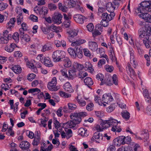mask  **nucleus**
<instances>
[{"label": "nucleus", "instance_id": "nucleus-1", "mask_svg": "<svg viewBox=\"0 0 151 151\" xmlns=\"http://www.w3.org/2000/svg\"><path fill=\"white\" fill-rule=\"evenodd\" d=\"M148 12H151V1H142L140 6L135 10L137 13H145Z\"/></svg>", "mask_w": 151, "mask_h": 151}, {"label": "nucleus", "instance_id": "nucleus-2", "mask_svg": "<svg viewBox=\"0 0 151 151\" xmlns=\"http://www.w3.org/2000/svg\"><path fill=\"white\" fill-rule=\"evenodd\" d=\"M131 140L130 137L122 136L115 138L113 141V143L115 145L119 146L122 145L129 143Z\"/></svg>", "mask_w": 151, "mask_h": 151}, {"label": "nucleus", "instance_id": "nucleus-3", "mask_svg": "<svg viewBox=\"0 0 151 151\" xmlns=\"http://www.w3.org/2000/svg\"><path fill=\"white\" fill-rule=\"evenodd\" d=\"M65 56V52L62 50H57L54 52L52 55L53 60L55 62H58L61 60Z\"/></svg>", "mask_w": 151, "mask_h": 151}, {"label": "nucleus", "instance_id": "nucleus-4", "mask_svg": "<svg viewBox=\"0 0 151 151\" xmlns=\"http://www.w3.org/2000/svg\"><path fill=\"white\" fill-rule=\"evenodd\" d=\"M146 28L144 27L140 28L138 31V35L140 39L149 37L150 35V33L147 31Z\"/></svg>", "mask_w": 151, "mask_h": 151}, {"label": "nucleus", "instance_id": "nucleus-5", "mask_svg": "<svg viewBox=\"0 0 151 151\" xmlns=\"http://www.w3.org/2000/svg\"><path fill=\"white\" fill-rule=\"evenodd\" d=\"M57 83V78L54 77L52 78L51 81L49 82L47 87L48 90L51 91H56L58 90L56 86Z\"/></svg>", "mask_w": 151, "mask_h": 151}, {"label": "nucleus", "instance_id": "nucleus-6", "mask_svg": "<svg viewBox=\"0 0 151 151\" xmlns=\"http://www.w3.org/2000/svg\"><path fill=\"white\" fill-rule=\"evenodd\" d=\"M62 15L58 12H55L52 16V21L54 24L58 25L62 23Z\"/></svg>", "mask_w": 151, "mask_h": 151}, {"label": "nucleus", "instance_id": "nucleus-7", "mask_svg": "<svg viewBox=\"0 0 151 151\" xmlns=\"http://www.w3.org/2000/svg\"><path fill=\"white\" fill-rule=\"evenodd\" d=\"M119 5V3L116 2V3L115 2H114L113 3L111 2H109L107 3L106 5V9L110 13L113 12V11L116 7H118Z\"/></svg>", "mask_w": 151, "mask_h": 151}, {"label": "nucleus", "instance_id": "nucleus-8", "mask_svg": "<svg viewBox=\"0 0 151 151\" xmlns=\"http://www.w3.org/2000/svg\"><path fill=\"white\" fill-rule=\"evenodd\" d=\"M111 79L112 77L110 74H106L104 80L103 81H102V82H101L100 85H102L104 84H106L107 86H111L113 84Z\"/></svg>", "mask_w": 151, "mask_h": 151}, {"label": "nucleus", "instance_id": "nucleus-9", "mask_svg": "<svg viewBox=\"0 0 151 151\" xmlns=\"http://www.w3.org/2000/svg\"><path fill=\"white\" fill-rule=\"evenodd\" d=\"M88 45L89 50L92 52H96L98 49V45L96 42L90 41L88 42Z\"/></svg>", "mask_w": 151, "mask_h": 151}, {"label": "nucleus", "instance_id": "nucleus-10", "mask_svg": "<svg viewBox=\"0 0 151 151\" xmlns=\"http://www.w3.org/2000/svg\"><path fill=\"white\" fill-rule=\"evenodd\" d=\"M70 119L75 122V123L78 124L80 123L81 121V119L78 115V113L73 112L70 115Z\"/></svg>", "mask_w": 151, "mask_h": 151}, {"label": "nucleus", "instance_id": "nucleus-11", "mask_svg": "<svg viewBox=\"0 0 151 151\" xmlns=\"http://www.w3.org/2000/svg\"><path fill=\"white\" fill-rule=\"evenodd\" d=\"M108 126L106 125L105 121H103L100 124H97L95 125L94 129L98 132H101L107 128Z\"/></svg>", "mask_w": 151, "mask_h": 151}, {"label": "nucleus", "instance_id": "nucleus-12", "mask_svg": "<svg viewBox=\"0 0 151 151\" xmlns=\"http://www.w3.org/2000/svg\"><path fill=\"white\" fill-rule=\"evenodd\" d=\"M32 142V144L35 146H37L40 143L41 140V134L40 131H37Z\"/></svg>", "mask_w": 151, "mask_h": 151}, {"label": "nucleus", "instance_id": "nucleus-13", "mask_svg": "<svg viewBox=\"0 0 151 151\" xmlns=\"http://www.w3.org/2000/svg\"><path fill=\"white\" fill-rule=\"evenodd\" d=\"M68 34V39L70 42H72L75 37L78 35V32L74 29H70L67 32Z\"/></svg>", "mask_w": 151, "mask_h": 151}, {"label": "nucleus", "instance_id": "nucleus-14", "mask_svg": "<svg viewBox=\"0 0 151 151\" xmlns=\"http://www.w3.org/2000/svg\"><path fill=\"white\" fill-rule=\"evenodd\" d=\"M113 100V98L110 93L105 94L102 97V101L105 103L108 104Z\"/></svg>", "mask_w": 151, "mask_h": 151}, {"label": "nucleus", "instance_id": "nucleus-15", "mask_svg": "<svg viewBox=\"0 0 151 151\" xmlns=\"http://www.w3.org/2000/svg\"><path fill=\"white\" fill-rule=\"evenodd\" d=\"M73 17L74 20L77 23L81 24L83 23L86 19L85 17L79 14L75 15Z\"/></svg>", "mask_w": 151, "mask_h": 151}, {"label": "nucleus", "instance_id": "nucleus-16", "mask_svg": "<svg viewBox=\"0 0 151 151\" xmlns=\"http://www.w3.org/2000/svg\"><path fill=\"white\" fill-rule=\"evenodd\" d=\"M53 147V145L51 144L47 147L46 144L42 142L41 143L40 151H51Z\"/></svg>", "mask_w": 151, "mask_h": 151}, {"label": "nucleus", "instance_id": "nucleus-17", "mask_svg": "<svg viewBox=\"0 0 151 151\" xmlns=\"http://www.w3.org/2000/svg\"><path fill=\"white\" fill-rule=\"evenodd\" d=\"M115 15V14L114 12H111L109 15L107 13H104L102 14L101 17L102 19L110 21L113 19Z\"/></svg>", "mask_w": 151, "mask_h": 151}, {"label": "nucleus", "instance_id": "nucleus-18", "mask_svg": "<svg viewBox=\"0 0 151 151\" xmlns=\"http://www.w3.org/2000/svg\"><path fill=\"white\" fill-rule=\"evenodd\" d=\"M50 28L53 32H55L58 34V37H61V35L59 34L62 31V28L60 27H56L54 24H52L50 26Z\"/></svg>", "mask_w": 151, "mask_h": 151}, {"label": "nucleus", "instance_id": "nucleus-19", "mask_svg": "<svg viewBox=\"0 0 151 151\" xmlns=\"http://www.w3.org/2000/svg\"><path fill=\"white\" fill-rule=\"evenodd\" d=\"M63 88L68 93H72L74 92L72 86L69 82L65 83L64 84Z\"/></svg>", "mask_w": 151, "mask_h": 151}, {"label": "nucleus", "instance_id": "nucleus-20", "mask_svg": "<svg viewBox=\"0 0 151 151\" xmlns=\"http://www.w3.org/2000/svg\"><path fill=\"white\" fill-rule=\"evenodd\" d=\"M62 63L65 68H69L72 65V62L70 59L67 57H65L62 60Z\"/></svg>", "mask_w": 151, "mask_h": 151}, {"label": "nucleus", "instance_id": "nucleus-21", "mask_svg": "<svg viewBox=\"0 0 151 151\" xmlns=\"http://www.w3.org/2000/svg\"><path fill=\"white\" fill-rule=\"evenodd\" d=\"M17 45L14 43H12L10 45H6L5 47V50L8 52L11 53L13 52Z\"/></svg>", "mask_w": 151, "mask_h": 151}, {"label": "nucleus", "instance_id": "nucleus-22", "mask_svg": "<svg viewBox=\"0 0 151 151\" xmlns=\"http://www.w3.org/2000/svg\"><path fill=\"white\" fill-rule=\"evenodd\" d=\"M126 70L128 74L132 78H135L136 75L134 70L131 67V65L128 64L126 68Z\"/></svg>", "mask_w": 151, "mask_h": 151}, {"label": "nucleus", "instance_id": "nucleus-23", "mask_svg": "<svg viewBox=\"0 0 151 151\" xmlns=\"http://www.w3.org/2000/svg\"><path fill=\"white\" fill-rule=\"evenodd\" d=\"M76 76V70L73 69H70L68 71V80H73Z\"/></svg>", "mask_w": 151, "mask_h": 151}, {"label": "nucleus", "instance_id": "nucleus-24", "mask_svg": "<svg viewBox=\"0 0 151 151\" xmlns=\"http://www.w3.org/2000/svg\"><path fill=\"white\" fill-rule=\"evenodd\" d=\"M147 13H142L139 15V16L145 20V21L149 23L151 22V17L150 14Z\"/></svg>", "mask_w": 151, "mask_h": 151}, {"label": "nucleus", "instance_id": "nucleus-25", "mask_svg": "<svg viewBox=\"0 0 151 151\" xmlns=\"http://www.w3.org/2000/svg\"><path fill=\"white\" fill-rule=\"evenodd\" d=\"M104 121L106 123V125L108 126V127L114 124L121 123L120 121H118L117 120L111 117L110 118L109 120Z\"/></svg>", "mask_w": 151, "mask_h": 151}, {"label": "nucleus", "instance_id": "nucleus-26", "mask_svg": "<svg viewBox=\"0 0 151 151\" xmlns=\"http://www.w3.org/2000/svg\"><path fill=\"white\" fill-rule=\"evenodd\" d=\"M24 60L26 63L27 66L29 68L36 70L35 66V62L34 60L29 61L27 58H25Z\"/></svg>", "mask_w": 151, "mask_h": 151}, {"label": "nucleus", "instance_id": "nucleus-27", "mask_svg": "<svg viewBox=\"0 0 151 151\" xmlns=\"http://www.w3.org/2000/svg\"><path fill=\"white\" fill-rule=\"evenodd\" d=\"M8 103L10 105L11 109H13L14 111H17L18 110V105L19 103L17 102L14 104V102L13 100H10Z\"/></svg>", "mask_w": 151, "mask_h": 151}, {"label": "nucleus", "instance_id": "nucleus-28", "mask_svg": "<svg viewBox=\"0 0 151 151\" xmlns=\"http://www.w3.org/2000/svg\"><path fill=\"white\" fill-rule=\"evenodd\" d=\"M86 42V40H85L83 39H79L71 43V46L73 47H76L85 43Z\"/></svg>", "mask_w": 151, "mask_h": 151}, {"label": "nucleus", "instance_id": "nucleus-29", "mask_svg": "<svg viewBox=\"0 0 151 151\" xmlns=\"http://www.w3.org/2000/svg\"><path fill=\"white\" fill-rule=\"evenodd\" d=\"M130 63L134 68H136L137 65V63L134 59L133 51L131 50L130 51Z\"/></svg>", "mask_w": 151, "mask_h": 151}, {"label": "nucleus", "instance_id": "nucleus-30", "mask_svg": "<svg viewBox=\"0 0 151 151\" xmlns=\"http://www.w3.org/2000/svg\"><path fill=\"white\" fill-rule=\"evenodd\" d=\"M11 69L16 74H18L22 72V69L20 66L18 65H15L13 66Z\"/></svg>", "mask_w": 151, "mask_h": 151}, {"label": "nucleus", "instance_id": "nucleus-31", "mask_svg": "<svg viewBox=\"0 0 151 151\" xmlns=\"http://www.w3.org/2000/svg\"><path fill=\"white\" fill-rule=\"evenodd\" d=\"M78 103L81 106L83 107L86 105V102L80 96H78L76 98Z\"/></svg>", "mask_w": 151, "mask_h": 151}, {"label": "nucleus", "instance_id": "nucleus-32", "mask_svg": "<svg viewBox=\"0 0 151 151\" xmlns=\"http://www.w3.org/2000/svg\"><path fill=\"white\" fill-rule=\"evenodd\" d=\"M19 146L21 148L23 149H26L30 147V144L28 141H24L21 142L19 144Z\"/></svg>", "mask_w": 151, "mask_h": 151}, {"label": "nucleus", "instance_id": "nucleus-33", "mask_svg": "<svg viewBox=\"0 0 151 151\" xmlns=\"http://www.w3.org/2000/svg\"><path fill=\"white\" fill-rule=\"evenodd\" d=\"M79 135L83 137H86L88 135L87 129L84 128H80L78 131Z\"/></svg>", "mask_w": 151, "mask_h": 151}, {"label": "nucleus", "instance_id": "nucleus-34", "mask_svg": "<svg viewBox=\"0 0 151 151\" xmlns=\"http://www.w3.org/2000/svg\"><path fill=\"white\" fill-rule=\"evenodd\" d=\"M43 63L46 66L48 67H51L53 65L50 59L48 57H45L44 58Z\"/></svg>", "mask_w": 151, "mask_h": 151}, {"label": "nucleus", "instance_id": "nucleus-35", "mask_svg": "<svg viewBox=\"0 0 151 151\" xmlns=\"http://www.w3.org/2000/svg\"><path fill=\"white\" fill-rule=\"evenodd\" d=\"M84 68L83 66L80 64L78 63L77 62H74L73 65V69L75 70H82Z\"/></svg>", "mask_w": 151, "mask_h": 151}, {"label": "nucleus", "instance_id": "nucleus-36", "mask_svg": "<svg viewBox=\"0 0 151 151\" xmlns=\"http://www.w3.org/2000/svg\"><path fill=\"white\" fill-rule=\"evenodd\" d=\"M116 32H114L113 34V35L111 36L110 39L112 43H114V42L116 40L118 42H119L120 41V39L118 35H117Z\"/></svg>", "mask_w": 151, "mask_h": 151}, {"label": "nucleus", "instance_id": "nucleus-37", "mask_svg": "<svg viewBox=\"0 0 151 151\" xmlns=\"http://www.w3.org/2000/svg\"><path fill=\"white\" fill-rule=\"evenodd\" d=\"M98 49L100 55V58H105L107 61L108 62L109 60V59L107 55L105 54L104 50L102 48H98Z\"/></svg>", "mask_w": 151, "mask_h": 151}, {"label": "nucleus", "instance_id": "nucleus-38", "mask_svg": "<svg viewBox=\"0 0 151 151\" xmlns=\"http://www.w3.org/2000/svg\"><path fill=\"white\" fill-rule=\"evenodd\" d=\"M85 67L87 69L89 72L91 73H92L94 69L93 67V65L90 62H86L85 64Z\"/></svg>", "mask_w": 151, "mask_h": 151}, {"label": "nucleus", "instance_id": "nucleus-39", "mask_svg": "<svg viewBox=\"0 0 151 151\" xmlns=\"http://www.w3.org/2000/svg\"><path fill=\"white\" fill-rule=\"evenodd\" d=\"M55 43L56 47H60L61 46L64 47L66 46V42L63 40H61V41L55 40Z\"/></svg>", "mask_w": 151, "mask_h": 151}, {"label": "nucleus", "instance_id": "nucleus-40", "mask_svg": "<svg viewBox=\"0 0 151 151\" xmlns=\"http://www.w3.org/2000/svg\"><path fill=\"white\" fill-rule=\"evenodd\" d=\"M84 82L86 85L88 86H91L93 84V82L92 79L90 77H87L84 80Z\"/></svg>", "mask_w": 151, "mask_h": 151}, {"label": "nucleus", "instance_id": "nucleus-41", "mask_svg": "<svg viewBox=\"0 0 151 151\" xmlns=\"http://www.w3.org/2000/svg\"><path fill=\"white\" fill-rule=\"evenodd\" d=\"M122 117L126 120H128L130 117V114L127 111H124L121 113Z\"/></svg>", "mask_w": 151, "mask_h": 151}, {"label": "nucleus", "instance_id": "nucleus-42", "mask_svg": "<svg viewBox=\"0 0 151 151\" xmlns=\"http://www.w3.org/2000/svg\"><path fill=\"white\" fill-rule=\"evenodd\" d=\"M75 53L76 55V57H77L78 58H81L83 56L82 50L80 49H76Z\"/></svg>", "mask_w": 151, "mask_h": 151}, {"label": "nucleus", "instance_id": "nucleus-43", "mask_svg": "<svg viewBox=\"0 0 151 151\" xmlns=\"http://www.w3.org/2000/svg\"><path fill=\"white\" fill-rule=\"evenodd\" d=\"M67 105L68 109L70 110H75L77 109V107L76 104L71 102L68 103Z\"/></svg>", "mask_w": 151, "mask_h": 151}, {"label": "nucleus", "instance_id": "nucleus-44", "mask_svg": "<svg viewBox=\"0 0 151 151\" xmlns=\"http://www.w3.org/2000/svg\"><path fill=\"white\" fill-rule=\"evenodd\" d=\"M77 0H67V3L68 6L70 7H73L76 4Z\"/></svg>", "mask_w": 151, "mask_h": 151}, {"label": "nucleus", "instance_id": "nucleus-45", "mask_svg": "<svg viewBox=\"0 0 151 151\" xmlns=\"http://www.w3.org/2000/svg\"><path fill=\"white\" fill-rule=\"evenodd\" d=\"M23 17L22 14L18 15L17 18V22L18 25H19L23 21Z\"/></svg>", "mask_w": 151, "mask_h": 151}, {"label": "nucleus", "instance_id": "nucleus-46", "mask_svg": "<svg viewBox=\"0 0 151 151\" xmlns=\"http://www.w3.org/2000/svg\"><path fill=\"white\" fill-rule=\"evenodd\" d=\"M143 95L145 97V99L147 102L151 101V99L149 96L148 91L146 89L143 90Z\"/></svg>", "mask_w": 151, "mask_h": 151}, {"label": "nucleus", "instance_id": "nucleus-47", "mask_svg": "<svg viewBox=\"0 0 151 151\" xmlns=\"http://www.w3.org/2000/svg\"><path fill=\"white\" fill-rule=\"evenodd\" d=\"M135 136V138L139 140H141L142 139V138L146 139H147L148 138V134L147 133H145L142 135L141 134V137H140L139 136H138L137 134H133Z\"/></svg>", "mask_w": 151, "mask_h": 151}, {"label": "nucleus", "instance_id": "nucleus-48", "mask_svg": "<svg viewBox=\"0 0 151 151\" xmlns=\"http://www.w3.org/2000/svg\"><path fill=\"white\" fill-rule=\"evenodd\" d=\"M68 51L70 55L72 57L76 58V55H75V49H74L72 48H69L68 50Z\"/></svg>", "mask_w": 151, "mask_h": 151}, {"label": "nucleus", "instance_id": "nucleus-49", "mask_svg": "<svg viewBox=\"0 0 151 151\" xmlns=\"http://www.w3.org/2000/svg\"><path fill=\"white\" fill-rule=\"evenodd\" d=\"M106 61L104 59H101L99 60L97 63L98 67L99 68H101L102 67L103 65L106 63Z\"/></svg>", "mask_w": 151, "mask_h": 151}, {"label": "nucleus", "instance_id": "nucleus-50", "mask_svg": "<svg viewBox=\"0 0 151 151\" xmlns=\"http://www.w3.org/2000/svg\"><path fill=\"white\" fill-rule=\"evenodd\" d=\"M149 37L145 38L143 39V43L147 48H149L150 47L149 44Z\"/></svg>", "mask_w": 151, "mask_h": 151}, {"label": "nucleus", "instance_id": "nucleus-51", "mask_svg": "<svg viewBox=\"0 0 151 151\" xmlns=\"http://www.w3.org/2000/svg\"><path fill=\"white\" fill-rule=\"evenodd\" d=\"M88 75L87 72L85 71H80L78 73V76L79 78L83 79Z\"/></svg>", "mask_w": 151, "mask_h": 151}, {"label": "nucleus", "instance_id": "nucleus-52", "mask_svg": "<svg viewBox=\"0 0 151 151\" xmlns=\"http://www.w3.org/2000/svg\"><path fill=\"white\" fill-rule=\"evenodd\" d=\"M59 94L61 96L64 98H68L71 96L70 94L66 93L63 91H60Z\"/></svg>", "mask_w": 151, "mask_h": 151}, {"label": "nucleus", "instance_id": "nucleus-53", "mask_svg": "<svg viewBox=\"0 0 151 151\" xmlns=\"http://www.w3.org/2000/svg\"><path fill=\"white\" fill-rule=\"evenodd\" d=\"M102 135L100 133L98 132H95L93 136V137L95 139H97L100 140L102 139Z\"/></svg>", "mask_w": 151, "mask_h": 151}, {"label": "nucleus", "instance_id": "nucleus-54", "mask_svg": "<svg viewBox=\"0 0 151 151\" xmlns=\"http://www.w3.org/2000/svg\"><path fill=\"white\" fill-rule=\"evenodd\" d=\"M67 124L68 125V127L69 128H72L75 127L76 125L78 124L75 123V122L72 121H70L67 123Z\"/></svg>", "mask_w": 151, "mask_h": 151}, {"label": "nucleus", "instance_id": "nucleus-55", "mask_svg": "<svg viewBox=\"0 0 151 151\" xmlns=\"http://www.w3.org/2000/svg\"><path fill=\"white\" fill-rule=\"evenodd\" d=\"M6 134L8 136L14 137V132L12 129L11 128L8 129V130L6 132Z\"/></svg>", "mask_w": 151, "mask_h": 151}, {"label": "nucleus", "instance_id": "nucleus-56", "mask_svg": "<svg viewBox=\"0 0 151 151\" xmlns=\"http://www.w3.org/2000/svg\"><path fill=\"white\" fill-rule=\"evenodd\" d=\"M94 105L93 103L91 102L88 104L86 106V109L89 111H91L93 110Z\"/></svg>", "mask_w": 151, "mask_h": 151}, {"label": "nucleus", "instance_id": "nucleus-57", "mask_svg": "<svg viewBox=\"0 0 151 151\" xmlns=\"http://www.w3.org/2000/svg\"><path fill=\"white\" fill-rule=\"evenodd\" d=\"M8 6V5L6 3L3 2L0 3V11H2L6 9Z\"/></svg>", "mask_w": 151, "mask_h": 151}, {"label": "nucleus", "instance_id": "nucleus-58", "mask_svg": "<svg viewBox=\"0 0 151 151\" xmlns=\"http://www.w3.org/2000/svg\"><path fill=\"white\" fill-rule=\"evenodd\" d=\"M52 47L48 44H45L42 47L41 51L42 52H45L50 50Z\"/></svg>", "mask_w": 151, "mask_h": 151}, {"label": "nucleus", "instance_id": "nucleus-59", "mask_svg": "<svg viewBox=\"0 0 151 151\" xmlns=\"http://www.w3.org/2000/svg\"><path fill=\"white\" fill-rule=\"evenodd\" d=\"M71 22L70 20H65L62 24V26L64 27H65V28L69 27L70 25Z\"/></svg>", "mask_w": 151, "mask_h": 151}, {"label": "nucleus", "instance_id": "nucleus-60", "mask_svg": "<svg viewBox=\"0 0 151 151\" xmlns=\"http://www.w3.org/2000/svg\"><path fill=\"white\" fill-rule=\"evenodd\" d=\"M67 70L65 68H63L60 70V72L62 76H64L65 78H68V74L67 73Z\"/></svg>", "mask_w": 151, "mask_h": 151}, {"label": "nucleus", "instance_id": "nucleus-61", "mask_svg": "<svg viewBox=\"0 0 151 151\" xmlns=\"http://www.w3.org/2000/svg\"><path fill=\"white\" fill-rule=\"evenodd\" d=\"M13 55L15 58H18L22 56V53L20 51H17L14 52Z\"/></svg>", "mask_w": 151, "mask_h": 151}, {"label": "nucleus", "instance_id": "nucleus-62", "mask_svg": "<svg viewBox=\"0 0 151 151\" xmlns=\"http://www.w3.org/2000/svg\"><path fill=\"white\" fill-rule=\"evenodd\" d=\"M111 130L114 132H120L122 131V129L119 127H117L116 126H113L112 127Z\"/></svg>", "mask_w": 151, "mask_h": 151}, {"label": "nucleus", "instance_id": "nucleus-63", "mask_svg": "<svg viewBox=\"0 0 151 151\" xmlns=\"http://www.w3.org/2000/svg\"><path fill=\"white\" fill-rule=\"evenodd\" d=\"M47 8L45 7H43L42 9H40V14L45 15L47 14Z\"/></svg>", "mask_w": 151, "mask_h": 151}, {"label": "nucleus", "instance_id": "nucleus-64", "mask_svg": "<svg viewBox=\"0 0 151 151\" xmlns=\"http://www.w3.org/2000/svg\"><path fill=\"white\" fill-rule=\"evenodd\" d=\"M133 149L134 151H142V150L140 145L137 144H135L134 146Z\"/></svg>", "mask_w": 151, "mask_h": 151}]
</instances>
